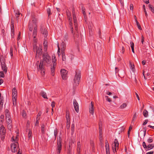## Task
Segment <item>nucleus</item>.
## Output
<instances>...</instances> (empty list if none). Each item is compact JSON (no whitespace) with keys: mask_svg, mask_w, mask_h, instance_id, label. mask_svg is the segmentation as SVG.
Segmentation results:
<instances>
[{"mask_svg":"<svg viewBox=\"0 0 154 154\" xmlns=\"http://www.w3.org/2000/svg\"><path fill=\"white\" fill-rule=\"evenodd\" d=\"M147 141L148 143H150L153 142V140L152 137H150L148 139Z\"/></svg>","mask_w":154,"mask_h":154,"instance_id":"42","label":"nucleus"},{"mask_svg":"<svg viewBox=\"0 0 154 154\" xmlns=\"http://www.w3.org/2000/svg\"><path fill=\"white\" fill-rule=\"evenodd\" d=\"M106 147V154H110L109 146Z\"/></svg>","mask_w":154,"mask_h":154,"instance_id":"33","label":"nucleus"},{"mask_svg":"<svg viewBox=\"0 0 154 154\" xmlns=\"http://www.w3.org/2000/svg\"><path fill=\"white\" fill-rule=\"evenodd\" d=\"M137 113L136 112L135 113L134 115L133 116L132 118V123L134 121H135L137 118Z\"/></svg>","mask_w":154,"mask_h":154,"instance_id":"32","label":"nucleus"},{"mask_svg":"<svg viewBox=\"0 0 154 154\" xmlns=\"http://www.w3.org/2000/svg\"><path fill=\"white\" fill-rule=\"evenodd\" d=\"M1 134V139L2 140H4V139L5 138V134Z\"/></svg>","mask_w":154,"mask_h":154,"instance_id":"41","label":"nucleus"},{"mask_svg":"<svg viewBox=\"0 0 154 154\" xmlns=\"http://www.w3.org/2000/svg\"><path fill=\"white\" fill-rule=\"evenodd\" d=\"M47 12L48 14V16H49L51 14V9L50 8H48L47 9Z\"/></svg>","mask_w":154,"mask_h":154,"instance_id":"39","label":"nucleus"},{"mask_svg":"<svg viewBox=\"0 0 154 154\" xmlns=\"http://www.w3.org/2000/svg\"><path fill=\"white\" fill-rule=\"evenodd\" d=\"M154 147V145L153 144H149L147 146L145 150L146 151L149 150L151 149H153Z\"/></svg>","mask_w":154,"mask_h":154,"instance_id":"17","label":"nucleus"},{"mask_svg":"<svg viewBox=\"0 0 154 154\" xmlns=\"http://www.w3.org/2000/svg\"><path fill=\"white\" fill-rule=\"evenodd\" d=\"M73 20H74V23H75H75H76V21L75 20V19L76 18V17H75V15L74 14H73Z\"/></svg>","mask_w":154,"mask_h":154,"instance_id":"62","label":"nucleus"},{"mask_svg":"<svg viewBox=\"0 0 154 154\" xmlns=\"http://www.w3.org/2000/svg\"><path fill=\"white\" fill-rule=\"evenodd\" d=\"M64 49L63 50V51H62V60L63 61H65L66 60V57L65 56V53L64 51Z\"/></svg>","mask_w":154,"mask_h":154,"instance_id":"20","label":"nucleus"},{"mask_svg":"<svg viewBox=\"0 0 154 154\" xmlns=\"http://www.w3.org/2000/svg\"><path fill=\"white\" fill-rule=\"evenodd\" d=\"M17 98V97H13L12 100L13 102V104L14 106H16V100Z\"/></svg>","mask_w":154,"mask_h":154,"instance_id":"24","label":"nucleus"},{"mask_svg":"<svg viewBox=\"0 0 154 154\" xmlns=\"http://www.w3.org/2000/svg\"><path fill=\"white\" fill-rule=\"evenodd\" d=\"M130 68L134 71V64H132L131 62H129Z\"/></svg>","mask_w":154,"mask_h":154,"instance_id":"31","label":"nucleus"},{"mask_svg":"<svg viewBox=\"0 0 154 154\" xmlns=\"http://www.w3.org/2000/svg\"><path fill=\"white\" fill-rule=\"evenodd\" d=\"M57 60L55 55L52 56V62L53 64L54 63H56Z\"/></svg>","mask_w":154,"mask_h":154,"instance_id":"40","label":"nucleus"},{"mask_svg":"<svg viewBox=\"0 0 154 154\" xmlns=\"http://www.w3.org/2000/svg\"><path fill=\"white\" fill-rule=\"evenodd\" d=\"M61 139L60 138V137L59 139L57 140V144H61Z\"/></svg>","mask_w":154,"mask_h":154,"instance_id":"53","label":"nucleus"},{"mask_svg":"<svg viewBox=\"0 0 154 154\" xmlns=\"http://www.w3.org/2000/svg\"><path fill=\"white\" fill-rule=\"evenodd\" d=\"M40 27V31L41 33L44 35L45 37H46L48 34L47 29L44 28V26H41Z\"/></svg>","mask_w":154,"mask_h":154,"instance_id":"5","label":"nucleus"},{"mask_svg":"<svg viewBox=\"0 0 154 154\" xmlns=\"http://www.w3.org/2000/svg\"><path fill=\"white\" fill-rule=\"evenodd\" d=\"M4 116L1 115L0 116V124H1L4 121Z\"/></svg>","mask_w":154,"mask_h":154,"instance_id":"29","label":"nucleus"},{"mask_svg":"<svg viewBox=\"0 0 154 154\" xmlns=\"http://www.w3.org/2000/svg\"><path fill=\"white\" fill-rule=\"evenodd\" d=\"M43 45L44 46V51H47V48L48 41L46 39H44L43 42Z\"/></svg>","mask_w":154,"mask_h":154,"instance_id":"13","label":"nucleus"},{"mask_svg":"<svg viewBox=\"0 0 154 154\" xmlns=\"http://www.w3.org/2000/svg\"><path fill=\"white\" fill-rule=\"evenodd\" d=\"M94 103L92 101L91 104L89 107V112L92 115H93L94 113Z\"/></svg>","mask_w":154,"mask_h":154,"instance_id":"10","label":"nucleus"},{"mask_svg":"<svg viewBox=\"0 0 154 154\" xmlns=\"http://www.w3.org/2000/svg\"><path fill=\"white\" fill-rule=\"evenodd\" d=\"M40 94L45 99H48V97L47 96L46 94L43 91H42L40 93Z\"/></svg>","mask_w":154,"mask_h":154,"instance_id":"19","label":"nucleus"},{"mask_svg":"<svg viewBox=\"0 0 154 154\" xmlns=\"http://www.w3.org/2000/svg\"><path fill=\"white\" fill-rule=\"evenodd\" d=\"M36 35H37V32L33 31V38H36Z\"/></svg>","mask_w":154,"mask_h":154,"instance_id":"54","label":"nucleus"},{"mask_svg":"<svg viewBox=\"0 0 154 154\" xmlns=\"http://www.w3.org/2000/svg\"><path fill=\"white\" fill-rule=\"evenodd\" d=\"M5 134V129L3 125H2L0 127V134Z\"/></svg>","mask_w":154,"mask_h":154,"instance_id":"16","label":"nucleus"},{"mask_svg":"<svg viewBox=\"0 0 154 154\" xmlns=\"http://www.w3.org/2000/svg\"><path fill=\"white\" fill-rule=\"evenodd\" d=\"M2 62H1V64L2 65V68L3 71L6 73L7 70V67L6 66L5 62L4 60H2Z\"/></svg>","mask_w":154,"mask_h":154,"instance_id":"8","label":"nucleus"},{"mask_svg":"<svg viewBox=\"0 0 154 154\" xmlns=\"http://www.w3.org/2000/svg\"><path fill=\"white\" fill-rule=\"evenodd\" d=\"M32 19L33 23H34L35 25H36L37 21V18L35 17L34 16H33V15H32Z\"/></svg>","mask_w":154,"mask_h":154,"instance_id":"22","label":"nucleus"},{"mask_svg":"<svg viewBox=\"0 0 154 154\" xmlns=\"http://www.w3.org/2000/svg\"><path fill=\"white\" fill-rule=\"evenodd\" d=\"M38 48H37V47L36 46V44H34L33 45V51H37V50Z\"/></svg>","mask_w":154,"mask_h":154,"instance_id":"45","label":"nucleus"},{"mask_svg":"<svg viewBox=\"0 0 154 154\" xmlns=\"http://www.w3.org/2000/svg\"><path fill=\"white\" fill-rule=\"evenodd\" d=\"M62 149V145L61 144H57V154H60V153Z\"/></svg>","mask_w":154,"mask_h":154,"instance_id":"12","label":"nucleus"},{"mask_svg":"<svg viewBox=\"0 0 154 154\" xmlns=\"http://www.w3.org/2000/svg\"><path fill=\"white\" fill-rule=\"evenodd\" d=\"M43 61L41 60L39 66V68L41 70V73L42 76L45 74V70L43 65V62H44L47 64H49L51 60V57L47 53H44L42 54Z\"/></svg>","mask_w":154,"mask_h":154,"instance_id":"1","label":"nucleus"},{"mask_svg":"<svg viewBox=\"0 0 154 154\" xmlns=\"http://www.w3.org/2000/svg\"><path fill=\"white\" fill-rule=\"evenodd\" d=\"M66 119H70V115H69V112L68 110H66Z\"/></svg>","mask_w":154,"mask_h":154,"instance_id":"28","label":"nucleus"},{"mask_svg":"<svg viewBox=\"0 0 154 154\" xmlns=\"http://www.w3.org/2000/svg\"><path fill=\"white\" fill-rule=\"evenodd\" d=\"M143 146L144 147V148L146 149L147 148V146L146 145V143L145 142H143Z\"/></svg>","mask_w":154,"mask_h":154,"instance_id":"56","label":"nucleus"},{"mask_svg":"<svg viewBox=\"0 0 154 154\" xmlns=\"http://www.w3.org/2000/svg\"><path fill=\"white\" fill-rule=\"evenodd\" d=\"M136 25L137 26V27H138V28L140 30H141L142 28L141 27V26L140 25L139 23L138 22V21H137V22H136Z\"/></svg>","mask_w":154,"mask_h":154,"instance_id":"43","label":"nucleus"},{"mask_svg":"<svg viewBox=\"0 0 154 154\" xmlns=\"http://www.w3.org/2000/svg\"><path fill=\"white\" fill-rule=\"evenodd\" d=\"M149 7L151 11L154 14V8L151 5H149Z\"/></svg>","mask_w":154,"mask_h":154,"instance_id":"35","label":"nucleus"},{"mask_svg":"<svg viewBox=\"0 0 154 154\" xmlns=\"http://www.w3.org/2000/svg\"><path fill=\"white\" fill-rule=\"evenodd\" d=\"M41 114H42L41 112V111H39L37 116V117H36V119H40V117L39 118V117L40 116H41Z\"/></svg>","mask_w":154,"mask_h":154,"instance_id":"47","label":"nucleus"},{"mask_svg":"<svg viewBox=\"0 0 154 154\" xmlns=\"http://www.w3.org/2000/svg\"><path fill=\"white\" fill-rule=\"evenodd\" d=\"M99 134H102L103 128L102 126H100L99 124Z\"/></svg>","mask_w":154,"mask_h":154,"instance_id":"38","label":"nucleus"},{"mask_svg":"<svg viewBox=\"0 0 154 154\" xmlns=\"http://www.w3.org/2000/svg\"><path fill=\"white\" fill-rule=\"evenodd\" d=\"M73 105L74 109L77 112H78L79 111V104L76 100L74 99L73 100Z\"/></svg>","mask_w":154,"mask_h":154,"instance_id":"7","label":"nucleus"},{"mask_svg":"<svg viewBox=\"0 0 154 154\" xmlns=\"http://www.w3.org/2000/svg\"><path fill=\"white\" fill-rule=\"evenodd\" d=\"M32 132L31 130L29 129L28 134V137L29 139H30L32 137Z\"/></svg>","mask_w":154,"mask_h":154,"instance_id":"25","label":"nucleus"},{"mask_svg":"<svg viewBox=\"0 0 154 154\" xmlns=\"http://www.w3.org/2000/svg\"><path fill=\"white\" fill-rule=\"evenodd\" d=\"M56 63H54L51 67V74L53 76H54V75L55 67L56 65Z\"/></svg>","mask_w":154,"mask_h":154,"instance_id":"11","label":"nucleus"},{"mask_svg":"<svg viewBox=\"0 0 154 154\" xmlns=\"http://www.w3.org/2000/svg\"><path fill=\"white\" fill-rule=\"evenodd\" d=\"M82 10L83 14L85 13V8L83 7L82 6Z\"/></svg>","mask_w":154,"mask_h":154,"instance_id":"57","label":"nucleus"},{"mask_svg":"<svg viewBox=\"0 0 154 154\" xmlns=\"http://www.w3.org/2000/svg\"><path fill=\"white\" fill-rule=\"evenodd\" d=\"M142 38H141V42H142V43L143 44V43L144 42V37L143 36V35H142Z\"/></svg>","mask_w":154,"mask_h":154,"instance_id":"63","label":"nucleus"},{"mask_svg":"<svg viewBox=\"0 0 154 154\" xmlns=\"http://www.w3.org/2000/svg\"><path fill=\"white\" fill-rule=\"evenodd\" d=\"M5 117L6 119H11V117H10V113H5Z\"/></svg>","mask_w":154,"mask_h":154,"instance_id":"30","label":"nucleus"},{"mask_svg":"<svg viewBox=\"0 0 154 154\" xmlns=\"http://www.w3.org/2000/svg\"><path fill=\"white\" fill-rule=\"evenodd\" d=\"M12 97H17V91L16 88H14L12 90Z\"/></svg>","mask_w":154,"mask_h":154,"instance_id":"14","label":"nucleus"},{"mask_svg":"<svg viewBox=\"0 0 154 154\" xmlns=\"http://www.w3.org/2000/svg\"><path fill=\"white\" fill-rule=\"evenodd\" d=\"M5 77V75L2 71L0 72V77L4 78Z\"/></svg>","mask_w":154,"mask_h":154,"instance_id":"49","label":"nucleus"},{"mask_svg":"<svg viewBox=\"0 0 154 154\" xmlns=\"http://www.w3.org/2000/svg\"><path fill=\"white\" fill-rule=\"evenodd\" d=\"M55 102L54 101H53L51 102V106L52 108H53L55 106Z\"/></svg>","mask_w":154,"mask_h":154,"instance_id":"58","label":"nucleus"},{"mask_svg":"<svg viewBox=\"0 0 154 154\" xmlns=\"http://www.w3.org/2000/svg\"><path fill=\"white\" fill-rule=\"evenodd\" d=\"M130 43L131 44V48H134V44L133 42H131Z\"/></svg>","mask_w":154,"mask_h":154,"instance_id":"55","label":"nucleus"},{"mask_svg":"<svg viewBox=\"0 0 154 154\" xmlns=\"http://www.w3.org/2000/svg\"><path fill=\"white\" fill-rule=\"evenodd\" d=\"M76 74L74 79L73 85L74 86H77L79 83V80L81 78V71L78 69L76 70Z\"/></svg>","mask_w":154,"mask_h":154,"instance_id":"2","label":"nucleus"},{"mask_svg":"<svg viewBox=\"0 0 154 154\" xmlns=\"http://www.w3.org/2000/svg\"><path fill=\"white\" fill-rule=\"evenodd\" d=\"M11 32L14 33V26H11Z\"/></svg>","mask_w":154,"mask_h":154,"instance_id":"59","label":"nucleus"},{"mask_svg":"<svg viewBox=\"0 0 154 154\" xmlns=\"http://www.w3.org/2000/svg\"><path fill=\"white\" fill-rule=\"evenodd\" d=\"M148 121V120L147 119H146V120H145L144 122H143V125H146Z\"/></svg>","mask_w":154,"mask_h":154,"instance_id":"64","label":"nucleus"},{"mask_svg":"<svg viewBox=\"0 0 154 154\" xmlns=\"http://www.w3.org/2000/svg\"><path fill=\"white\" fill-rule=\"evenodd\" d=\"M118 143H118V140H117V139H116L115 140H114V141L113 144H115V145H116Z\"/></svg>","mask_w":154,"mask_h":154,"instance_id":"60","label":"nucleus"},{"mask_svg":"<svg viewBox=\"0 0 154 154\" xmlns=\"http://www.w3.org/2000/svg\"><path fill=\"white\" fill-rule=\"evenodd\" d=\"M18 146V143L17 142H15L11 144V148L12 152H15L17 151Z\"/></svg>","mask_w":154,"mask_h":154,"instance_id":"3","label":"nucleus"},{"mask_svg":"<svg viewBox=\"0 0 154 154\" xmlns=\"http://www.w3.org/2000/svg\"><path fill=\"white\" fill-rule=\"evenodd\" d=\"M143 114L145 117H147L148 116V112L146 109H144L143 112Z\"/></svg>","mask_w":154,"mask_h":154,"instance_id":"26","label":"nucleus"},{"mask_svg":"<svg viewBox=\"0 0 154 154\" xmlns=\"http://www.w3.org/2000/svg\"><path fill=\"white\" fill-rule=\"evenodd\" d=\"M4 102V97H2L0 99V111L2 110Z\"/></svg>","mask_w":154,"mask_h":154,"instance_id":"18","label":"nucleus"},{"mask_svg":"<svg viewBox=\"0 0 154 154\" xmlns=\"http://www.w3.org/2000/svg\"><path fill=\"white\" fill-rule=\"evenodd\" d=\"M127 104L126 103H123L122 105H121L120 106V109H123L127 106Z\"/></svg>","mask_w":154,"mask_h":154,"instance_id":"37","label":"nucleus"},{"mask_svg":"<svg viewBox=\"0 0 154 154\" xmlns=\"http://www.w3.org/2000/svg\"><path fill=\"white\" fill-rule=\"evenodd\" d=\"M68 71L64 69H62L60 71V73L62 78L63 79L65 80L67 77V73Z\"/></svg>","mask_w":154,"mask_h":154,"instance_id":"4","label":"nucleus"},{"mask_svg":"<svg viewBox=\"0 0 154 154\" xmlns=\"http://www.w3.org/2000/svg\"><path fill=\"white\" fill-rule=\"evenodd\" d=\"M66 15L68 18V19L69 20L70 19H72V17H71V14L70 11L69 10H67L66 11Z\"/></svg>","mask_w":154,"mask_h":154,"instance_id":"15","label":"nucleus"},{"mask_svg":"<svg viewBox=\"0 0 154 154\" xmlns=\"http://www.w3.org/2000/svg\"><path fill=\"white\" fill-rule=\"evenodd\" d=\"M45 125L44 124H42L41 126V131L42 133L44 134H45Z\"/></svg>","mask_w":154,"mask_h":154,"instance_id":"27","label":"nucleus"},{"mask_svg":"<svg viewBox=\"0 0 154 154\" xmlns=\"http://www.w3.org/2000/svg\"><path fill=\"white\" fill-rule=\"evenodd\" d=\"M42 45H39V47L38 48L36 52V57L38 54V55L40 56L42 54Z\"/></svg>","mask_w":154,"mask_h":154,"instance_id":"6","label":"nucleus"},{"mask_svg":"<svg viewBox=\"0 0 154 154\" xmlns=\"http://www.w3.org/2000/svg\"><path fill=\"white\" fill-rule=\"evenodd\" d=\"M81 145L80 144V141H78L77 142V151H81Z\"/></svg>","mask_w":154,"mask_h":154,"instance_id":"21","label":"nucleus"},{"mask_svg":"<svg viewBox=\"0 0 154 154\" xmlns=\"http://www.w3.org/2000/svg\"><path fill=\"white\" fill-rule=\"evenodd\" d=\"M90 144L92 150H94V142L92 140H90Z\"/></svg>","mask_w":154,"mask_h":154,"instance_id":"23","label":"nucleus"},{"mask_svg":"<svg viewBox=\"0 0 154 154\" xmlns=\"http://www.w3.org/2000/svg\"><path fill=\"white\" fill-rule=\"evenodd\" d=\"M20 34H21V32H19V33L18 35V37H17V40L18 41L20 39Z\"/></svg>","mask_w":154,"mask_h":154,"instance_id":"61","label":"nucleus"},{"mask_svg":"<svg viewBox=\"0 0 154 154\" xmlns=\"http://www.w3.org/2000/svg\"><path fill=\"white\" fill-rule=\"evenodd\" d=\"M21 14V13L19 12V11H16V13H15V16L16 18H17L19 17V15H20Z\"/></svg>","mask_w":154,"mask_h":154,"instance_id":"46","label":"nucleus"},{"mask_svg":"<svg viewBox=\"0 0 154 154\" xmlns=\"http://www.w3.org/2000/svg\"><path fill=\"white\" fill-rule=\"evenodd\" d=\"M6 121L8 128V129L11 131L12 128V122L11 119H8L6 120Z\"/></svg>","mask_w":154,"mask_h":154,"instance_id":"9","label":"nucleus"},{"mask_svg":"<svg viewBox=\"0 0 154 154\" xmlns=\"http://www.w3.org/2000/svg\"><path fill=\"white\" fill-rule=\"evenodd\" d=\"M57 128H56L54 130V135L55 136V137H56L57 135Z\"/></svg>","mask_w":154,"mask_h":154,"instance_id":"51","label":"nucleus"},{"mask_svg":"<svg viewBox=\"0 0 154 154\" xmlns=\"http://www.w3.org/2000/svg\"><path fill=\"white\" fill-rule=\"evenodd\" d=\"M10 53L11 56H13V48L12 47H11L10 48Z\"/></svg>","mask_w":154,"mask_h":154,"instance_id":"52","label":"nucleus"},{"mask_svg":"<svg viewBox=\"0 0 154 154\" xmlns=\"http://www.w3.org/2000/svg\"><path fill=\"white\" fill-rule=\"evenodd\" d=\"M68 39V36L67 34H66L64 37L63 40L64 41H67V40Z\"/></svg>","mask_w":154,"mask_h":154,"instance_id":"48","label":"nucleus"},{"mask_svg":"<svg viewBox=\"0 0 154 154\" xmlns=\"http://www.w3.org/2000/svg\"><path fill=\"white\" fill-rule=\"evenodd\" d=\"M29 31H32L33 29V25H30V22H29Z\"/></svg>","mask_w":154,"mask_h":154,"instance_id":"34","label":"nucleus"},{"mask_svg":"<svg viewBox=\"0 0 154 154\" xmlns=\"http://www.w3.org/2000/svg\"><path fill=\"white\" fill-rule=\"evenodd\" d=\"M67 122V128H68V125H69V128L70 127V119H66Z\"/></svg>","mask_w":154,"mask_h":154,"instance_id":"44","label":"nucleus"},{"mask_svg":"<svg viewBox=\"0 0 154 154\" xmlns=\"http://www.w3.org/2000/svg\"><path fill=\"white\" fill-rule=\"evenodd\" d=\"M116 145H115V144H113L112 146V149L113 152H115L116 151Z\"/></svg>","mask_w":154,"mask_h":154,"instance_id":"36","label":"nucleus"},{"mask_svg":"<svg viewBox=\"0 0 154 154\" xmlns=\"http://www.w3.org/2000/svg\"><path fill=\"white\" fill-rule=\"evenodd\" d=\"M39 119H36V122H35V126H38V124H39Z\"/></svg>","mask_w":154,"mask_h":154,"instance_id":"50","label":"nucleus"}]
</instances>
